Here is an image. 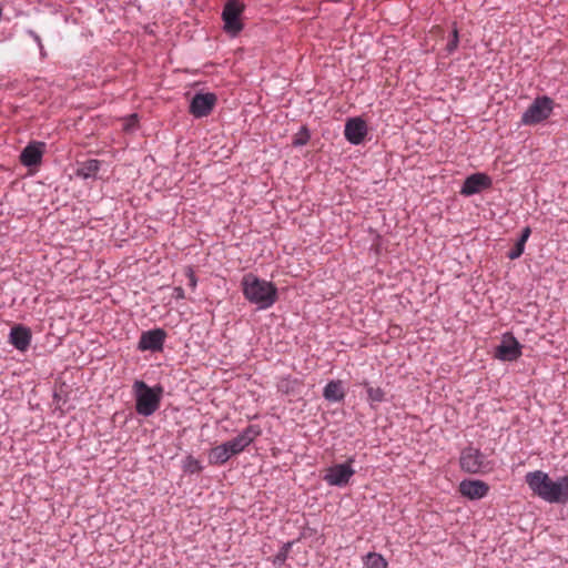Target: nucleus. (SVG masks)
<instances>
[{"instance_id":"obj_9","label":"nucleus","mask_w":568,"mask_h":568,"mask_svg":"<svg viewBox=\"0 0 568 568\" xmlns=\"http://www.w3.org/2000/svg\"><path fill=\"white\" fill-rule=\"evenodd\" d=\"M166 338V332L162 328H154L143 332L138 343V349L141 352H161Z\"/></svg>"},{"instance_id":"obj_25","label":"nucleus","mask_w":568,"mask_h":568,"mask_svg":"<svg viewBox=\"0 0 568 568\" xmlns=\"http://www.w3.org/2000/svg\"><path fill=\"white\" fill-rule=\"evenodd\" d=\"M458 42H459L458 30L454 29L453 33H452V39L448 41V43L446 45L447 52L453 53L457 49Z\"/></svg>"},{"instance_id":"obj_14","label":"nucleus","mask_w":568,"mask_h":568,"mask_svg":"<svg viewBox=\"0 0 568 568\" xmlns=\"http://www.w3.org/2000/svg\"><path fill=\"white\" fill-rule=\"evenodd\" d=\"M458 490L464 497L470 500H477L484 498L488 494L489 486L483 480L466 479L459 484Z\"/></svg>"},{"instance_id":"obj_21","label":"nucleus","mask_w":568,"mask_h":568,"mask_svg":"<svg viewBox=\"0 0 568 568\" xmlns=\"http://www.w3.org/2000/svg\"><path fill=\"white\" fill-rule=\"evenodd\" d=\"M183 471L189 474H199L202 471L203 467L196 458L189 455L184 460L182 465Z\"/></svg>"},{"instance_id":"obj_13","label":"nucleus","mask_w":568,"mask_h":568,"mask_svg":"<svg viewBox=\"0 0 568 568\" xmlns=\"http://www.w3.org/2000/svg\"><path fill=\"white\" fill-rule=\"evenodd\" d=\"M45 152V143L40 141L30 142L20 154V162L24 166H38L42 162Z\"/></svg>"},{"instance_id":"obj_4","label":"nucleus","mask_w":568,"mask_h":568,"mask_svg":"<svg viewBox=\"0 0 568 568\" xmlns=\"http://www.w3.org/2000/svg\"><path fill=\"white\" fill-rule=\"evenodd\" d=\"M133 393L135 410L139 415L148 417L159 409L163 395V388L161 386L150 387L143 381H135L133 384Z\"/></svg>"},{"instance_id":"obj_12","label":"nucleus","mask_w":568,"mask_h":568,"mask_svg":"<svg viewBox=\"0 0 568 568\" xmlns=\"http://www.w3.org/2000/svg\"><path fill=\"white\" fill-rule=\"evenodd\" d=\"M367 132H368L367 124L359 116L351 118L345 123V129H344L345 139L354 145L361 144L365 140Z\"/></svg>"},{"instance_id":"obj_20","label":"nucleus","mask_w":568,"mask_h":568,"mask_svg":"<svg viewBox=\"0 0 568 568\" xmlns=\"http://www.w3.org/2000/svg\"><path fill=\"white\" fill-rule=\"evenodd\" d=\"M364 568H387V561L377 552H368L364 559Z\"/></svg>"},{"instance_id":"obj_1","label":"nucleus","mask_w":568,"mask_h":568,"mask_svg":"<svg viewBox=\"0 0 568 568\" xmlns=\"http://www.w3.org/2000/svg\"><path fill=\"white\" fill-rule=\"evenodd\" d=\"M525 481L534 495L549 504H568V475L552 479L542 470L529 471Z\"/></svg>"},{"instance_id":"obj_19","label":"nucleus","mask_w":568,"mask_h":568,"mask_svg":"<svg viewBox=\"0 0 568 568\" xmlns=\"http://www.w3.org/2000/svg\"><path fill=\"white\" fill-rule=\"evenodd\" d=\"M100 170V162L98 160H88L83 162L77 171L78 176L89 179L94 176Z\"/></svg>"},{"instance_id":"obj_5","label":"nucleus","mask_w":568,"mask_h":568,"mask_svg":"<svg viewBox=\"0 0 568 568\" xmlns=\"http://www.w3.org/2000/svg\"><path fill=\"white\" fill-rule=\"evenodd\" d=\"M554 110V101L549 97H538L521 115L524 125H536L547 120Z\"/></svg>"},{"instance_id":"obj_7","label":"nucleus","mask_w":568,"mask_h":568,"mask_svg":"<svg viewBox=\"0 0 568 568\" xmlns=\"http://www.w3.org/2000/svg\"><path fill=\"white\" fill-rule=\"evenodd\" d=\"M353 463L354 458H348V460L344 464H336L331 466L326 469L323 479L331 486H346L355 474Z\"/></svg>"},{"instance_id":"obj_17","label":"nucleus","mask_w":568,"mask_h":568,"mask_svg":"<svg viewBox=\"0 0 568 568\" xmlns=\"http://www.w3.org/2000/svg\"><path fill=\"white\" fill-rule=\"evenodd\" d=\"M323 396L328 402H342L345 397L343 382L339 379L328 382L324 387Z\"/></svg>"},{"instance_id":"obj_26","label":"nucleus","mask_w":568,"mask_h":568,"mask_svg":"<svg viewBox=\"0 0 568 568\" xmlns=\"http://www.w3.org/2000/svg\"><path fill=\"white\" fill-rule=\"evenodd\" d=\"M136 123H138V116H136V114H132L125 120L124 129L126 131L132 130L136 125Z\"/></svg>"},{"instance_id":"obj_18","label":"nucleus","mask_w":568,"mask_h":568,"mask_svg":"<svg viewBox=\"0 0 568 568\" xmlns=\"http://www.w3.org/2000/svg\"><path fill=\"white\" fill-rule=\"evenodd\" d=\"M530 234H531V230L529 226H526L521 231V235H520L519 240L517 241L515 246L507 254V256L510 260H517L518 257H520V255L524 253L525 244L528 241Z\"/></svg>"},{"instance_id":"obj_3","label":"nucleus","mask_w":568,"mask_h":568,"mask_svg":"<svg viewBox=\"0 0 568 568\" xmlns=\"http://www.w3.org/2000/svg\"><path fill=\"white\" fill-rule=\"evenodd\" d=\"M242 290L244 297L258 308H270L277 300L276 286L265 280H261L253 274H246L242 280Z\"/></svg>"},{"instance_id":"obj_16","label":"nucleus","mask_w":568,"mask_h":568,"mask_svg":"<svg viewBox=\"0 0 568 568\" xmlns=\"http://www.w3.org/2000/svg\"><path fill=\"white\" fill-rule=\"evenodd\" d=\"M31 331L23 325H16L10 332V343L19 351L24 352L31 343Z\"/></svg>"},{"instance_id":"obj_23","label":"nucleus","mask_w":568,"mask_h":568,"mask_svg":"<svg viewBox=\"0 0 568 568\" xmlns=\"http://www.w3.org/2000/svg\"><path fill=\"white\" fill-rule=\"evenodd\" d=\"M310 138H311V135H310L307 128L302 126L300 129V131L293 138V145H295V146L305 145L308 142Z\"/></svg>"},{"instance_id":"obj_24","label":"nucleus","mask_w":568,"mask_h":568,"mask_svg":"<svg viewBox=\"0 0 568 568\" xmlns=\"http://www.w3.org/2000/svg\"><path fill=\"white\" fill-rule=\"evenodd\" d=\"M183 273L185 277L187 278V285L192 290L196 288L197 285V278L195 276L194 270L191 266H185L183 270Z\"/></svg>"},{"instance_id":"obj_6","label":"nucleus","mask_w":568,"mask_h":568,"mask_svg":"<svg viewBox=\"0 0 568 568\" xmlns=\"http://www.w3.org/2000/svg\"><path fill=\"white\" fill-rule=\"evenodd\" d=\"M243 10L244 6L239 0L226 1L222 12V19L224 21V29L227 33L235 36L243 29V23L241 21Z\"/></svg>"},{"instance_id":"obj_11","label":"nucleus","mask_w":568,"mask_h":568,"mask_svg":"<svg viewBox=\"0 0 568 568\" xmlns=\"http://www.w3.org/2000/svg\"><path fill=\"white\" fill-rule=\"evenodd\" d=\"M214 93H196L190 104V113L195 118L207 116L216 104Z\"/></svg>"},{"instance_id":"obj_22","label":"nucleus","mask_w":568,"mask_h":568,"mask_svg":"<svg viewBox=\"0 0 568 568\" xmlns=\"http://www.w3.org/2000/svg\"><path fill=\"white\" fill-rule=\"evenodd\" d=\"M366 392L371 406L382 403L385 399V392L381 387L367 386Z\"/></svg>"},{"instance_id":"obj_27","label":"nucleus","mask_w":568,"mask_h":568,"mask_svg":"<svg viewBox=\"0 0 568 568\" xmlns=\"http://www.w3.org/2000/svg\"><path fill=\"white\" fill-rule=\"evenodd\" d=\"M174 297L178 298V300L185 298L184 290L181 286H176L174 288Z\"/></svg>"},{"instance_id":"obj_15","label":"nucleus","mask_w":568,"mask_h":568,"mask_svg":"<svg viewBox=\"0 0 568 568\" xmlns=\"http://www.w3.org/2000/svg\"><path fill=\"white\" fill-rule=\"evenodd\" d=\"M491 186V179L484 173H475L466 178L460 194L470 196Z\"/></svg>"},{"instance_id":"obj_10","label":"nucleus","mask_w":568,"mask_h":568,"mask_svg":"<svg viewBox=\"0 0 568 568\" xmlns=\"http://www.w3.org/2000/svg\"><path fill=\"white\" fill-rule=\"evenodd\" d=\"M495 356L505 362L516 361L521 356V345L511 334H505L496 347Z\"/></svg>"},{"instance_id":"obj_8","label":"nucleus","mask_w":568,"mask_h":568,"mask_svg":"<svg viewBox=\"0 0 568 568\" xmlns=\"http://www.w3.org/2000/svg\"><path fill=\"white\" fill-rule=\"evenodd\" d=\"M460 467L470 474L485 473L490 467L484 455L476 448H466L460 455Z\"/></svg>"},{"instance_id":"obj_28","label":"nucleus","mask_w":568,"mask_h":568,"mask_svg":"<svg viewBox=\"0 0 568 568\" xmlns=\"http://www.w3.org/2000/svg\"><path fill=\"white\" fill-rule=\"evenodd\" d=\"M568 568V567H567Z\"/></svg>"},{"instance_id":"obj_2","label":"nucleus","mask_w":568,"mask_h":568,"mask_svg":"<svg viewBox=\"0 0 568 568\" xmlns=\"http://www.w3.org/2000/svg\"><path fill=\"white\" fill-rule=\"evenodd\" d=\"M260 434L258 426H247L233 439L213 447L209 453V463L212 465L225 464L232 456L242 453Z\"/></svg>"}]
</instances>
